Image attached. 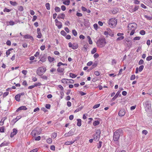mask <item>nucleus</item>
Wrapping results in <instances>:
<instances>
[{
    "instance_id": "obj_1",
    "label": "nucleus",
    "mask_w": 152,
    "mask_h": 152,
    "mask_svg": "<svg viewBox=\"0 0 152 152\" xmlns=\"http://www.w3.org/2000/svg\"><path fill=\"white\" fill-rule=\"evenodd\" d=\"M128 32L131 31L130 35H133L135 32V30L137 28V25L134 23H129L128 25Z\"/></svg>"
},
{
    "instance_id": "obj_2",
    "label": "nucleus",
    "mask_w": 152,
    "mask_h": 152,
    "mask_svg": "<svg viewBox=\"0 0 152 152\" xmlns=\"http://www.w3.org/2000/svg\"><path fill=\"white\" fill-rule=\"evenodd\" d=\"M122 130L121 129H118L116 130L113 134V140L115 141H118L120 136L122 134Z\"/></svg>"
},
{
    "instance_id": "obj_3",
    "label": "nucleus",
    "mask_w": 152,
    "mask_h": 152,
    "mask_svg": "<svg viewBox=\"0 0 152 152\" xmlns=\"http://www.w3.org/2000/svg\"><path fill=\"white\" fill-rule=\"evenodd\" d=\"M106 43V39L104 38L99 39L97 42V45L99 48H103Z\"/></svg>"
},
{
    "instance_id": "obj_4",
    "label": "nucleus",
    "mask_w": 152,
    "mask_h": 152,
    "mask_svg": "<svg viewBox=\"0 0 152 152\" xmlns=\"http://www.w3.org/2000/svg\"><path fill=\"white\" fill-rule=\"evenodd\" d=\"M46 69L45 66H42L38 68L37 71V74L39 76H42L45 72Z\"/></svg>"
},
{
    "instance_id": "obj_5",
    "label": "nucleus",
    "mask_w": 152,
    "mask_h": 152,
    "mask_svg": "<svg viewBox=\"0 0 152 152\" xmlns=\"http://www.w3.org/2000/svg\"><path fill=\"white\" fill-rule=\"evenodd\" d=\"M145 110L147 112H150L151 110V102L147 101L143 103Z\"/></svg>"
},
{
    "instance_id": "obj_6",
    "label": "nucleus",
    "mask_w": 152,
    "mask_h": 152,
    "mask_svg": "<svg viewBox=\"0 0 152 152\" xmlns=\"http://www.w3.org/2000/svg\"><path fill=\"white\" fill-rule=\"evenodd\" d=\"M117 23V20L115 18H111L109 20L108 24L110 27H113L115 26Z\"/></svg>"
},
{
    "instance_id": "obj_7",
    "label": "nucleus",
    "mask_w": 152,
    "mask_h": 152,
    "mask_svg": "<svg viewBox=\"0 0 152 152\" xmlns=\"http://www.w3.org/2000/svg\"><path fill=\"white\" fill-rule=\"evenodd\" d=\"M101 131L100 129H97L96 131V133L94 135V140L96 141H98L99 139Z\"/></svg>"
},
{
    "instance_id": "obj_8",
    "label": "nucleus",
    "mask_w": 152,
    "mask_h": 152,
    "mask_svg": "<svg viewBox=\"0 0 152 152\" xmlns=\"http://www.w3.org/2000/svg\"><path fill=\"white\" fill-rule=\"evenodd\" d=\"M41 132L38 131V129L35 128L31 132V134L33 137H35L36 135L39 134Z\"/></svg>"
},
{
    "instance_id": "obj_9",
    "label": "nucleus",
    "mask_w": 152,
    "mask_h": 152,
    "mask_svg": "<svg viewBox=\"0 0 152 152\" xmlns=\"http://www.w3.org/2000/svg\"><path fill=\"white\" fill-rule=\"evenodd\" d=\"M126 113L125 110L124 109L121 110L118 112V115L121 117H122Z\"/></svg>"
},
{
    "instance_id": "obj_10",
    "label": "nucleus",
    "mask_w": 152,
    "mask_h": 152,
    "mask_svg": "<svg viewBox=\"0 0 152 152\" xmlns=\"http://www.w3.org/2000/svg\"><path fill=\"white\" fill-rule=\"evenodd\" d=\"M18 132V131L16 129L14 128L13 129V132L11 133L10 137H13Z\"/></svg>"
},
{
    "instance_id": "obj_11",
    "label": "nucleus",
    "mask_w": 152,
    "mask_h": 152,
    "mask_svg": "<svg viewBox=\"0 0 152 152\" xmlns=\"http://www.w3.org/2000/svg\"><path fill=\"white\" fill-rule=\"evenodd\" d=\"M24 38L26 39H30L32 41H33L34 39L33 37L29 34H26L24 35Z\"/></svg>"
},
{
    "instance_id": "obj_12",
    "label": "nucleus",
    "mask_w": 152,
    "mask_h": 152,
    "mask_svg": "<svg viewBox=\"0 0 152 152\" xmlns=\"http://www.w3.org/2000/svg\"><path fill=\"white\" fill-rule=\"evenodd\" d=\"M37 31V33L38 34L37 37L39 38H40L42 37V34H41L40 29L39 28H38Z\"/></svg>"
},
{
    "instance_id": "obj_13",
    "label": "nucleus",
    "mask_w": 152,
    "mask_h": 152,
    "mask_svg": "<svg viewBox=\"0 0 152 152\" xmlns=\"http://www.w3.org/2000/svg\"><path fill=\"white\" fill-rule=\"evenodd\" d=\"M61 82L62 83L64 84H68L69 83V80L68 79L64 78L62 79Z\"/></svg>"
},
{
    "instance_id": "obj_14",
    "label": "nucleus",
    "mask_w": 152,
    "mask_h": 152,
    "mask_svg": "<svg viewBox=\"0 0 152 152\" xmlns=\"http://www.w3.org/2000/svg\"><path fill=\"white\" fill-rule=\"evenodd\" d=\"M73 132L71 130L68 133L65 134L64 136L66 137L70 136L73 135Z\"/></svg>"
},
{
    "instance_id": "obj_15",
    "label": "nucleus",
    "mask_w": 152,
    "mask_h": 152,
    "mask_svg": "<svg viewBox=\"0 0 152 152\" xmlns=\"http://www.w3.org/2000/svg\"><path fill=\"white\" fill-rule=\"evenodd\" d=\"M27 109V108H26V107L25 106H21V107H19V108H18L17 110L16 111V112H18L20 110H26Z\"/></svg>"
},
{
    "instance_id": "obj_16",
    "label": "nucleus",
    "mask_w": 152,
    "mask_h": 152,
    "mask_svg": "<svg viewBox=\"0 0 152 152\" xmlns=\"http://www.w3.org/2000/svg\"><path fill=\"white\" fill-rule=\"evenodd\" d=\"M65 15L64 13H60L59 14L57 18H61L62 19H64L65 17Z\"/></svg>"
},
{
    "instance_id": "obj_17",
    "label": "nucleus",
    "mask_w": 152,
    "mask_h": 152,
    "mask_svg": "<svg viewBox=\"0 0 152 152\" xmlns=\"http://www.w3.org/2000/svg\"><path fill=\"white\" fill-rule=\"evenodd\" d=\"M121 92V91H118L116 93V94L112 98V100L113 101L116 99L118 97V95H119Z\"/></svg>"
},
{
    "instance_id": "obj_18",
    "label": "nucleus",
    "mask_w": 152,
    "mask_h": 152,
    "mask_svg": "<svg viewBox=\"0 0 152 152\" xmlns=\"http://www.w3.org/2000/svg\"><path fill=\"white\" fill-rule=\"evenodd\" d=\"M56 25L59 29L61 28L62 27V23L60 21H59L56 23Z\"/></svg>"
},
{
    "instance_id": "obj_19",
    "label": "nucleus",
    "mask_w": 152,
    "mask_h": 152,
    "mask_svg": "<svg viewBox=\"0 0 152 152\" xmlns=\"http://www.w3.org/2000/svg\"><path fill=\"white\" fill-rule=\"evenodd\" d=\"M63 1V3L64 4L68 5L70 3V1L69 0H62Z\"/></svg>"
},
{
    "instance_id": "obj_20",
    "label": "nucleus",
    "mask_w": 152,
    "mask_h": 152,
    "mask_svg": "<svg viewBox=\"0 0 152 152\" xmlns=\"http://www.w3.org/2000/svg\"><path fill=\"white\" fill-rule=\"evenodd\" d=\"M7 118V117H4L1 120L0 122V125L2 126L4 124V121Z\"/></svg>"
},
{
    "instance_id": "obj_21",
    "label": "nucleus",
    "mask_w": 152,
    "mask_h": 152,
    "mask_svg": "<svg viewBox=\"0 0 152 152\" xmlns=\"http://www.w3.org/2000/svg\"><path fill=\"white\" fill-rule=\"evenodd\" d=\"M20 95L18 94L16 95L15 97V100L18 102H19L20 101Z\"/></svg>"
},
{
    "instance_id": "obj_22",
    "label": "nucleus",
    "mask_w": 152,
    "mask_h": 152,
    "mask_svg": "<svg viewBox=\"0 0 152 152\" xmlns=\"http://www.w3.org/2000/svg\"><path fill=\"white\" fill-rule=\"evenodd\" d=\"M69 46L70 48H71L74 49H76V46L72 44L71 42L68 43Z\"/></svg>"
},
{
    "instance_id": "obj_23",
    "label": "nucleus",
    "mask_w": 152,
    "mask_h": 152,
    "mask_svg": "<svg viewBox=\"0 0 152 152\" xmlns=\"http://www.w3.org/2000/svg\"><path fill=\"white\" fill-rule=\"evenodd\" d=\"M77 125L78 126H80L81 125V120L80 119H79L77 120Z\"/></svg>"
},
{
    "instance_id": "obj_24",
    "label": "nucleus",
    "mask_w": 152,
    "mask_h": 152,
    "mask_svg": "<svg viewBox=\"0 0 152 152\" xmlns=\"http://www.w3.org/2000/svg\"><path fill=\"white\" fill-rule=\"evenodd\" d=\"M48 59L50 62H51L54 60V58L53 57L49 56L48 57Z\"/></svg>"
},
{
    "instance_id": "obj_25",
    "label": "nucleus",
    "mask_w": 152,
    "mask_h": 152,
    "mask_svg": "<svg viewBox=\"0 0 152 152\" xmlns=\"http://www.w3.org/2000/svg\"><path fill=\"white\" fill-rule=\"evenodd\" d=\"M9 143L8 142H2L0 145V147H2L4 146L7 145L9 144Z\"/></svg>"
},
{
    "instance_id": "obj_26",
    "label": "nucleus",
    "mask_w": 152,
    "mask_h": 152,
    "mask_svg": "<svg viewBox=\"0 0 152 152\" xmlns=\"http://www.w3.org/2000/svg\"><path fill=\"white\" fill-rule=\"evenodd\" d=\"M100 122L98 121H95L93 123V125L94 126H96L99 124Z\"/></svg>"
},
{
    "instance_id": "obj_27",
    "label": "nucleus",
    "mask_w": 152,
    "mask_h": 152,
    "mask_svg": "<svg viewBox=\"0 0 152 152\" xmlns=\"http://www.w3.org/2000/svg\"><path fill=\"white\" fill-rule=\"evenodd\" d=\"M129 11L132 13L134 12L133 8V6H130L128 9Z\"/></svg>"
},
{
    "instance_id": "obj_28",
    "label": "nucleus",
    "mask_w": 152,
    "mask_h": 152,
    "mask_svg": "<svg viewBox=\"0 0 152 152\" xmlns=\"http://www.w3.org/2000/svg\"><path fill=\"white\" fill-rule=\"evenodd\" d=\"M21 118V117L20 116H17L16 118L13 119V122L15 123L18 120H19L20 118Z\"/></svg>"
},
{
    "instance_id": "obj_29",
    "label": "nucleus",
    "mask_w": 152,
    "mask_h": 152,
    "mask_svg": "<svg viewBox=\"0 0 152 152\" xmlns=\"http://www.w3.org/2000/svg\"><path fill=\"white\" fill-rule=\"evenodd\" d=\"M10 2L11 5H12L13 6H15L17 5V3L15 1H10Z\"/></svg>"
},
{
    "instance_id": "obj_30",
    "label": "nucleus",
    "mask_w": 152,
    "mask_h": 152,
    "mask_svg": "<svg viewBox=\"0 0 152 152\" xmlns=\"http://www.w3.org/2000/svg\"><path fill=\"white\" fill-rule=\"evenodd\" d=\"M74 142V141H67V142H66L64 144L65 145H69L70 144H71L73 143Z\"/></svg>"
},
{
    "instance_id": "obj_31",
    "label": "nucleus",
    "mask_w": 152,
    "mask_h": 152,
    "mask_svg": "<svg viewBox=\"0 0 152 152\" xmlns=\"http://www.w3.org/2000/svg\"><path fill=\"white\" fill-rule=\"evenodd\" d=\"M107 31H105L104 32V34L105 36H107L108 35H109V32L110 29L109 28H108L107 29Z\"/></svg>"
},
{
    "instance_id": "obj_32",
    "label": "nucleus",
    "mask_w": 152,
    "mask_h": 152,
    "mask_svg": "<svg viewBox=\"0 0 152 152\" xmlns=\"http://www.w3.org/2000/svg\"><path fill=\"white\" fill-rule=\"evenodd\" d=\"M144 17L148 20H151L152 19V17H150L146 15H145Z\"/></svg>"
},
{
    "instance_id": "obj_33",
    "label": "nucleus",
    "mask_w": 152,
    "mask_h": 152,
    "mask_svg": "<svg viewBox=\"0 0 152 152\" xmlns=\"http://www.w3.org/2000/svg\"><path fill=\"white\" fill-rule=\"evenodd\" d=\"M64 70V68H62L61 67H59L57 69V71L59 72H63Z\"/></svg>"
},
{
    "instance_id": "obj_34",
    "label": "nucleus",
    "mask_w": 152,
    "mask_h": 152,
    "mask_svg": "<svg viewBox=\"0 0 152 152\" xmlns=\"http://www.w3.org/2000/svg\"><path fill=\"white\" fill-rule=\"evenodd\" d=\"M141 38L140 37H134L133 40L134 42H135L136 40H139Z\"/></svg>"
},
{
    "instance_id": "obj_35",
    "label": "nucleus",
    "mask_w": 152,
    "mask_h": 152,
    "mask_svg": "<svg viewBox=\"0 0 152 152\" xmlns=\"http://www.w3.org/2000/svg\"><path fill=\"white\" fill-rule=\"evenodd\" d=\"M144 67V66L143 65L140 66L138 68L139 71L140 72H141L143 69Z\"/></svg>"
},
{
    "instance_id": "obj_36",
    "label": "nucleus",
    "mask_w": 152,
    "mask_h": 152,
    "mask_svg": "<svg viewBox=\"0 0 152 152\" xmlns=\"http://www.w3.org/2000/svg\"><path fill=\"white\" fill-rule=\"evenodd\" d=\"M116 61L115 59H113L112 60L111 62V64L113 65H115L116 64Z\"/></svg>"
},
{
    "instance_id": "obj_37",
    "label": "nucleus",
    "mask_w": 152,
    "mask_h": 152,
    "mask_svg": "<svg viewBox=\"0 0 152 152\" xmlns=\"http://www.w3.org/2000/svg\"><path fill=\"white\" fill-rule=\"evenodd\" d=\"M124 39V37L123 36L120 37H118L116 39L117 41H119L123 39Z\"/></svg>"
},
{
    "instance_id": "obj_38",
    "label": "nucleus",
    "mask_w": 152,
    "mask_h": 152,
    "mask_svg": "<svg viewBox=\"0 0 152 152\" xmlns=\"http://www.w3.org/2000/svg\"><path fill=\"white\" fill-rule=\"evenodd\" d=\"M87 38L88 39L89 43L90 45L92 44V42L90 37L89 36H88Z\"/></svg>"
},
{
    "instance_id": "obj_39",
    "label": "nucleus",
    "mask_w": 152,
    "mask_h": 152,
    "mask_svg": "<svg viewBox=\"0 0 152 152\" xmlns=\"http://www.w3.org/2000/svg\"><path fill=\"white\" fill-rule=\"evenodd\" d=\"M57 134L56 133L54 132L52 133L51 135V137L53 139L55 138L57 136Z\"/></svg>"
},
{
    "instance_id": "obj_40",
    "label": "nucleus",
    "mask_w": 152,
    "mask_h": 152,
    "mask_svg": "<svg viewBox=\"0 0 152 152\" xmlns=\"http://www.w3.org/2000/svg\"><path fill=\"white\" fill-rule=\"evenodd\" d=\"M139 6L137 5H135L134 8H133L134 12H135L139 8Z\"/></svg>"
},
{
    "instance_id": "obj_41",
    "label": "nucleus",
    "mask_w": 152,
    "mask_h": 152,
    "mask_svg": "<svg viewBox=\"0 0 152 152\" xmlns=\"http://www.w3.org/2000/svg\"><path fill=\"white\" fill-rule=\"evenodd\" d=\"M97 65V63L96 62H94L92 66V69H93L95 67H96Z\"/></svg>"
},
{
    "instance_id": "obj_42",
    "label": "nucleus",
    "mask_w": 152,
    "mask_h": 152,
    "mask_svg": "<svg viewBox=\"0 0 152 152\" xmlns=\"http://www.w3.org/2000/svg\"><path fill=\"white\" fill-rule=\"evenodd\" d=\"M45 6L46 9L48 10H49L50 9V4L49 3H46L45 4Z\"/></svg>"
},
{
    "instance_id": "obj_43",
    "label": "nucleus",
    "mask_w": 152,
    "mask_h": 152,
    "mask_svg": "<svg viewBox=\"0 0 152 152\" xmlns=\"http://www.w3.org/2000/svg\"><path fill=\"white\" fill-rule=\"evenodd\" d=\"M5 128L3 126L0 128V132H4Z\"/></svg>"
},
{
    "instance_id": "obj_44",
    "label": "nucleus",
    "mask_w": 152,
    "mask_h": 152,
    "mask_svg": "<svg viewBox=\"0 0 152 152\" xmlns=\"http://www.w3.org/2000/svg\"><path fill=\"white\" fill-rule=\"evenodd\" d=\"M52 140L51 138H49L47 140V142L49 144L51 143L52 142Z\"/></svg>"
},
{
    "instance_id": "obj_45",
    "label": "nucleus",
    "mask_w": 152,
    "mask_h": 152,
    "mask_svg": "<svg viewBox=\"0 0 152 152\" xmlns=\"http://www.w3.org/2000/svg\"><path fill=\"white\" fill-rule=\"evenodd\" d=\"M145 32L144 30H142L140 32V34L142 35H143L145 34Z\"/></svg>"
},
{
    "instance_id": "obj_46",
    "label": "nucleus",
    "mask_w": 152,
    "mask_h": 152,
    "mask_svg": "<svg viewBox=\"0 0 152 152\" xmlns=\"http://www.w3.org/2000/svg\"><path fill=\"white\" fill-rule=\"evenodd\" d=\"M55 10L56 12H58L60 11V9L58 7H56L55 8Z\"/></svg>"
},
{
    "instance_id": "obj_47",
    "label": "nucleus",
    "mask_w": 152,
    "mask_h": 152,
    "mask_svg": "<svg viewBox=\"0 0 152 152\" xmlns=\"http://www.w3.org/2000/svg\"><path fill=\"white\" fill-rule=\"evenodd\" d=\"M70 76L72 78H75L76 75L75 74H73L72 73H70L69 74Z\"/></svg>"
},
{
    "instance_id": "obj_48",
    "label": "nucleus",
    "mask_w": 152,
    "mask_h": 152,
    "mask_svg": "<svg viewBox=\"0 0 152 152\" xmlns=\"http://www.w3.org/2000/svg\"><path fill=\"white\" fill-rule=\"evenodd\" d=\"M42 85V84L40 83H35L34 85V86L37 87V86H40L41 85Z\"/></svg>"
},
{
    "instance_id": "obj_49",
    "label": "nucleus",
    "mask_w": 152,
    "mask_h": 152,
    "mask_svg": "<svg viewBox=\"0 0 152 152\" xmlns=\"http://www.w3.org/2000/svg\"><path fill=\"white\" fill-rule=\"evenodd\" d=\"M96 51V48H94L91 51V53L92 54H94L95 53Z\"/></svg>"
},
{
    "instance_id": "obj_50",
    "label": "nucleus",
    "mask_w": 152,
    "mask_h": 152,
    "mask_svg": "<svg viewBox=\"0 0 152 152\" xmlns=\"http://www.w3.org/2000/svg\"><path fill=\"white\" fill-rule=\"evenodd\" d=\"M61 34L64 36H65L66 35V33L64 30H62L61 31Z\"/></svg>"
},
{
    "instance_id": "obj_51",
    "label": "nucleus",
    "mask_w": 152,
    "mask_h": 152,
    "mask_svg": "<svg viewBox=\"0 0 152 152\" xmlns=\"http://www.w3.org/2000/svg\"><path fill=\"white\" fill-rule=\"evenodd\" d=\"M46 58H45L44 57H42L40 60L39 61V62H40V61H42V62H45L46 60Z\"/></svg>"
},
{
    "instance_id": "obj_52",
    "label": "nucleus",
    "mask_w": 152,
    "mask_h": 152,
    "mask_svg": "<svg viewBox=\"0 0 152 152\" xmlns=\"http://www.w3.org/2000/svg\"><path fill=\"white\" fill-rule=\"evenodd\" d=\"M11 10L7 8H5L4 10V12H9L11 11Z\"/></svg>"
},
{
    "instance_id": "obj_53",
    "label": "nucleus",
    "mask_w": 152,
    "mask_h": 152,
    "mask_svg": "<svg viewBox=\"0 0 152 152\" xmlns=\"http://www.w3.org/2000/svg\"><path fill=\"white\" fill-rule=\"evenodd\" d=\"M100 105V104H96V105H94L93 107V108H94V109H96V108H98V107H99Z\"/></svg>"
},
{
    "instance_id": "obj_54",
    "label": "nucleus",
    "mask_w": 152,
    "mask_h": 152,
    "mask_svg": "<svg viewBox=\"0 0 152 152\" xmlns=\"http://www.w3.org/2000/svg\"><path fill=\"white\" fill-rule=\"evenodd\" d=\"M94 27V29L97 30L98 29V26L97 24L95 23L93 25Z\"/></svg>"
},
{
    "instance_id": "obj_55",
    "label": "nucleus",
    "mask_w": 152,
    "mask_h": 152,
    "mask_svg": "<svg viewBox=\"0 0 152 152\" xmlns=\"http://www.w3.org/2000/svg\"><path fill=\"white\" fill-rule=\"evenodd\" d=\"M102 142H101V141H99V143H98V144L97 146V148H99L101 147L102 146Z\"/></svg>"
},
{
    "instance_id": "obj_56",
    "label": "nucleus",
    "mask_w": 152,
    "mask_h": 152,
    "mask_svg": "<svg viewBox=\"0 0 152 152\" xmlns=\"http://www.w3.org/2000/svg\"><path fill=\"white\" fill-rule=\"evenodd\" d=\"M146 60L147 61H150L152 59V56H149L148 57L146 58Z\"/></svg>"
},
{
    "instance_id": "obj_57",
    "label": "nucleus",
    "mask_w": 152,
    "mask_h": 152,
    "mask_svg": "<svg viewBox=\"0 0 152 152\" xmlns=\"http://www.w3.org/2000/svg\"><path fill=\"white\" fill-rule=\"evenodd\" d=\"M79 94L81 96H83L86 94V93L82 91H78Z\"/></svg>"
},
{
    "instance_id": "obj_58",
    "label": "nucleus",
    "mask_w": 152,
    "mask_h": 152,
    "mask_svg": "<svg viewBox=\"0 0 152 152\" xmlns=\"http://www.w3.org/2000/svg\"><path fill=\"white\" fill-rule=\"evenodd\" d=\"M15 24V22L12 21H11L9 22V25L11 26H13Z\"/></svg>"
},
{
    "instance_id": "obj_59",
    "label": "nucleus",
    "mask_w": 152,
    "mask_h": 152,
    "mask_svg": "<svg viewBox=\"0 0 152 152\" xmlns=\"http://www.w3.org/2000/svg\"><path fill=\"white\" fill-rule=\"evenodd\" d=\"M18 9L20 11H22L23 10V8L22 6H20L19 7Z\"/></svg>"
},
{
    "instance_id": "obj_60",
    "label": "nucleus",
    "mask_w": 152,
    "mask_h": 152,
    "mask_svg": "<svg viewBox=\"0 0 152 152\" xmlns=\"http://www.w3.org/2000/svg\"><path fill=\"white\" fill-rule=\"evenodd\" d=\"M22 85L25 86H27L28 85L26 81V80L24 81L22 83Z\"/></svg>"
},
{
    "instance_id": "obj_61",
    "label": "nucleus",
    "mask_w": 152,
    "mask_h": 152,
    "mask_svg": "<svg viewBox=\"0 0 152 152\" xmlns=\"http://www.w3.org/2000/svg\"><path fill=\"white\" fill-rule=\"evenodd\" d=\"M50 149L53 151H54L55 150V146L53 145H51L50 146Z\"/></svg>"
},
{
    "instance_id": "obj_62",
    "label": "nucleus",
    "mask_w": 152,
    "mask_h": 152,
    "mask_svg": "<svg viewBox=\"0 0 152 152\" xmlns=\"http://www.w3.org/2000/svg\"><path fill=\"white\" fill-rule=\"evenodd\" d=\"M135 78V75H132L130 77V80H134Z\"/></svg>"
},
{
    "instance_id": "obj_63",
    "label": "nucleus",
    "mask_w": 152,
    "mask_h": 152,
    "mask_svg": "<svg viewBox=\"0 0 152 152\" xmlns=\"http://www.w3.org/2000/svg\"><path fill=\"white\" fill-rule=\"evenodd\" d=\"M94 74L96 76H98L100 75V73L99 71H97L94 72Z\"/></svg>"
},
{
    "instance_id": "obj_64",
    "label": "nucleus",
    "mask_w": 152,
    "mask_h": 152,
    "mask_svg": "<svg viewBox=\"0 0 152 152\" xmlns=\"http://www.w3.org/2000/svg\"><path fill=\"white\" fill-rule=\"evenodd\" d=\"M38 151V149L36 148L31 151L29 152H37Z\"/></svg>"
}]
</instances>
